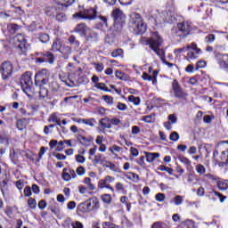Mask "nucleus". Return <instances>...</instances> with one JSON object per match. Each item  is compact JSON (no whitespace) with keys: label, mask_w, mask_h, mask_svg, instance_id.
<instances>
[{"label":"nucleus","mask_w":228,"mask_h":228,"mask_svg":"<svg viewBox=\"0 0 228 228\" xmlns=\"http://www.w3.org/2000/svg\"><path fill=\"white\" fill-rule=\"evenodd\" d=\"M128 26L134 35H143L147 31V25L143 21V18L136 12H132L129 15Z\"/></svg>","instance_id":"obj_1"},{"label":"nucleus","mask_w":228,"mask_h":228,"mask_svg":"<svg viewBox=\"0 0 228 228\" xmlns=\"http://www.w3.org/2000/svg\"><path fill=\"white\" fill-rule=\"evenodd\" d=\"M146 44L150 46L151 51H154V53L159 56V58H163V56H165V51L159 48L163 44V38H161V36H159L157 31L152 32L151 37L148 38Z\"/></svg>","instance_id":"obj_2"},{"label":"nucleus","mask_w":228,"mask_h":228,"mask_svg":"<svg viewBox=\"0 0 228 228\" xmlns=\"http://www.w3.org/2000/svg\"><path fill=\"white\" fill-rule=\"evenodd\" d=\"M75 20H94L97 19V9L88 8L79 11L72 15Z\"/></svg>","instance_id":"obj_3"},{"label":"nucleus","mask_w":228,"mask_h":228,"mask_svg":"<svg viewBox=\"0 0 228 228\" xmlns=\"http://www.w3.org/2000/svg\"><path fill=\"white\" fill-rule=\"evenodd\" d=\"M191 31V24L188 21H183L177 24V28L172 29V33L175 37H180L184 38V37H188L190 32Z\"/></svg>","instance_id":"obj_4"},{"label":"nucleus","mask_w":228,"mask_h":228,"mask_svg":"<svg viewBox=\"0 0 228 228\" xmlns=\"http://www.w3.org/2000/svg\"><path fill=\"white\" fill-rule=\"evenodd\" d=\"M159 74V70L154 69L152 67L148 69V73L143 72L142 75V78L143 81H151V85H158V75Z\"/></svg>","instance_id":"obj_5"},{"label":"nucleus","mask_w":228,"mask_h":228,"mask_svg":"<svg viewBox=\"0 0 228 228\" xmlns=\"http://www.w3.org/2000/svg\"><path fill=\"white\" fill-rule=\"evenodd\" d=\"M36 54L37 55V57L35 59L36 63H50V65L54 63V54L49 51Z\"/></svg>","instance_id":"obj_6"},{"label":"nucleus","mask_w":228,"mask_h":228,"mask_svg":"<svg viewBox=\"0 0 228 228\" xmlns=\"http://www.w3.org/2000/svg\"><path fill=\"white\" fill-rule=\"evenodd\" d=\"M49 82V73L47 69H42L38 71L35 76L36 86H43V85H47Z\"/></svg>","instance_id":"obj_7"},{"label":"nucleus","mask_w":228,"mask_h":228,"mask_svg":"<svg viewBox=\"0 0 228 228\" xmlns=\"http://www.w3.org/2000/svg\"><path fill=\"white\" fill-rule=\"evenodd\" d=\"M2 79L6 80L13 74V65L10 61H4L0 68Z\"/></svg>","instance_id":"obj_8"},{"label":"nucleus","mask_w":228,"mask_h":228,"mask_svg":"<svg viewBox=\"0 0 228 228\" xmlns=\"http://www.w3.org/2000/svg\"><path fill=\"white\" fill-rule=\"evenodd\" d=\"M13 42L15 47L20 49L22 53H26V45L28 44V41H26V37L22 36L21 34H18L13 37Z\"/></svg>","instance_id":"obj_9"},{"label":"nucleus","mask_w":228,"mask_h":228,"mask_svg":"<svg viewBox=\"0 0 228 228\" xmlns=\"http://www.w3.org/2000/svg\"><path fill=\"white\" fill-rule=\"evenodd\" d=\"M82 207V213H86V211H92L94 208H99V200L97 199H90L89 200L86 201L85 203L80 204Z\"/></svg>","instance_id":"obj_10"},{"label":"nucleus","mask_w":228,"mask_h":228,"mask_svg":"<svg viewBox=\"0 0 228 228\" xmlns=\"http://www.w3.org/2000/svg\"><path fill=\"white\" fill-rule=\"evenodd\" d=\"M31 76H33V73L31 71H26L23 73L20 77V86H33V79L31 78Z\"/></svg>","instance_id":"obj_11"},{"label":"nucleus","mask_w":228,"mask_h":228,"mask_svg":"<svg viewBox=\"0 0 228 228\" xmlns=\"http://www.w3.org/2000/svg\"><path fill=\"white\" fill-rule=\"evenodd\" d=\"M114 23H126V14L120 9H116L112 12Z\"/></svg>","instance_id":"obj_12"},{"label":"nucleus","mask_w":228,"mask_h":228,"mask_svg":"<svg viewBox=\"0 0 228 228\" xmlns=\"http://www.w3.org/2000/svg\"><path fill=\"white\" fill-rule=\"evenodd\" d=\"M173 93L176 99H183V101H186V97H188V94L184 92L181 86H173Z\"/></svg>","instance_id":"obj_13"},{"label":"nucleus","mask_w":228,"mask_h":228,"mask_svg":"<svg viewBox=\"0 0 228 228\" xmlns=\"http://www.w3.org/2000/svg\"><path fill=\"white\" fill-rule=\"evenodd\" d=\"M77 175H76V171L73 169L64 168L62 171V179L64 181H70V179H76Z\"/></svg>","instance_id":"obj_14"},{"label":"nucleus","mask_w":228,"mask_h":228,"mask_svg":"<svg viewBox=\"0 0 228 228\" xmlns=\"http://www.w3.org/2000/svg\"><path fill=\"white\" fill-rule=\"evenodd\" d=\"M90 28L85 23L77 24L75 28V32L79 33L80 37H86Z\"/></svg>","instance_id":"obj_15"},{"label":"nucleus","mask_w":228,"mask_h":228,"mask_svg":"<svg viewBox=\"0 0 228 228\" xmlns=\"http://www.w3.org/2000/svg\"><path fill=\"white\" fill-rule=\"evenodd\" d=\"M59 53H61V54H62L64 60H69V56H70V54H72V47L64 45L61 46Z\"/></svg>","instance_id":"obj_16"},{"label":"nucleus","mask_w":228,"mask_h":228,"mask_svg":"<svg viewBox=\"0 0 228 228\" xmlns=\"http://www.w3.org/2000/svg\"><path fill=\"white\" fill-rule=\"evenodd\" d=\"M76 0H53V3H55V4L62 6V8H69V6L74 4Z\"/></svg>","instance_id":"obj_17"},{"label":"nucleus","mask_w":228,"mask_h":228,"mask_svg":"<svg viewBox=\"0 0 228 228\" xmlns=\"http://www.w3.org/2000/svg\"><path fill=\"white\" fill-rule=\"evenodd\" d=\"M77 140L79 142V143H81V145H89L91 142H94L93 137H85L83 134H77Z\"/></svg>","instance_id":"obj_18"},{"label":"nucleus","mask_w":228,"mask_h":228,"mask_svg":"<svg viewBox=\"0 0 228 228\" xmlns=\"http://www.w3.org/2000/svg\"><path fill=\"white\" fill-rule=\"evenodd\" d=\"M60 9H58V7H56V5H51L45 8V14L48 17H55L56 13H58V11Z\"/></svg>","instance_id":"obj_19"},{"label":"nucleus","mask_w":228,"mask_h":228,"mask_svg":"<svg viewBox=\"0 0 228 228\" xmlns=\"http://www.w3.org/2000/svg\"><path fill=\"white\" fill-rule=\"evenodd\" d=\"M86 37V40H88V42H97V39L99 38V35L95 31L89 28V31L87 32V35Z\"/></svg>","instance_id":"obj_20"},{"label":"nucleus","mask_w":228,"mask_h":228,"mask_svg":"<svg viewBox=\"0 0 228 228\" xmlns=\"http://www.w3.org/2000/svg\"><path fill=\"white\" fill-rule=\"evenodd\" d=\"M99 125L101 126L102 129H111V123L109 118L100 119Z\"/></svg>","instance_id":"obj_21"},{"label":"nucleus","mask_w":228,"mask_h":228,"mask_svg":"<svg viewBox=\"0 0 228 228\" xmlns=\"http://www.w3.org/2000/svg\"><path fill=\"white\" fill-rule=\"evenodd\" d=\"M22 91L28 97H33L35 94H37V90L35 89V86H21Z\"/></svg>","instance_id":"obj_22"},{"label":"nucleus","mask_w":228,"mask_h":228,"mask_svg":"<svg viewBox=\"0 0 228 228\" xmlns=\"http://www.w3.org/2000/svg\"><path fill=\"white\" fill-rule=\"evenodd\" d=\"M222 143H227V146L225 147V150L221 153V159L222 161H224V165H228V141H224Z\"/></svg>","instance_id":"obj_23"},{"label":"nucleus","mask_w":228,"mask_h":228,"mask_svg":"<svg viewBox=\"0 0 228 228\" xmlns=\"http://www.w3.org/2000/svg\"><path fill=\"white\" fill-rule=\"evenodd\" d=\"M151 228H172V226L168 223L157 221L151 224Z\"/></svg>","instance_id":"obj_24"},{"label":"nucleus","mask_w":228,"mask_h":228,"mask_svg":"<svg viewBox=\"0 0 228 228\" xmlns=\"http://www.w3.org/2000/svg\"><path fill=\"white\" fill-rule=\"evenodd\" d=\"M219 65L221 69H228V55L224 54L219 57Z\"/></svg>","instance_id":"obj_25"},{"label":"nucleus","mask_w":228,"mask_h":228,"mask_svg":"<svg viewBox=\"0 0 228 228\" xmlns=\"http://www.w3.org/2000/svg\"><path fill=\"white\" fill-rule=\"evenodd\" d=\"M68 42L70 45H74L75 49H78L79 45H81V43L79 41H77V39H76V36L71 35L69 39Z\"/></svg>","instance_id":"obj_26"},{"label":"nucleus","mask_w":228,"mask_h":228,"mask_svg":"<svg viewBox=\"0 0 228 228\" xmlns=\"http://www.w3.org/2000/svg\"><path fill=\"white\" fill-rule=\"evenodd\" d=\"M27 126H28V119L27 118L19 119L17 121V127L20 131H22V129H26Z\"/></svg>","instance_id":"obj_27"},{"label":"nucleus","mask_w":228,"mask_h":228,"mask_svg":"<svg viewBox=\"0 0 228 228\" xmlns=\"http://www.w3.org/2000/svg\"><path fill=\"white\" fill-rule=\"evenodd\" d=\"M102 167L110 168V170H111L112 172H118V167L110 161L105 160V163L102 165Z\"/></svg>","instance_id":"obj_28"},{"label":"nucleus","mask_w":228,"mask_h":228,"mask_svg":"<svg viewBox=\"0 0 228 228\" xmlns=\"http://www.w3.org/2000/svg\"><path fill=\"white\" fill-rule=\"evenodd\" d=\"M158 158H159V153L146 152V161H148V163H152V161Z\"/></svg>","instance_id":"obj_29"},{"label":"nucleus","mask_w":228,"mask_h":228,"mask_svg":"<svg viewBox=\"0 0 228 228\" xmlns=\"http://www.w3.org/2000/svg\"><path fill=\"white\" fill-rule=\"evenodd\" d=\"M48 122H55L57 126H61V119L58 118L56 113H53L49 117Z\"/></svg>","instance_id":"obj_30"},{"label":"nucleus","mask_w":228,"mask_h":228,"mask_svg":"<svg viewBox=\"0 0 228 228\" xmlns=\"http://www.w3.org/2000/svg\"><path fill=\"white\" fill-rule=\"evenodd\" d=\"M124 24L126 23H114V35H118L122 33V29H124Z\"/></svg>","instance_id":"obj_31"},{"label":"nucleus","mask_w":228,"mask_h":228,"mask_svg":"<svg viewBox=\"0 0 228 228\" xmlns=\"http://www.w3.org/2000/svg\"><path fill=\"white\" fill-rule=\"evenodd\" d=\"M105 162H106V159H104V158L102 157V154L95 155L94 159L93 160V163H94V165H97V163H102V165H104Z\"/></svg>","instance_id":"obj_32"},{"label":"nucleus","mask_w":228,"mask_h":228,"mask_svg":"<svg viewBox=\"0 0 228 228\" xmlns=\"http://www.w3.org/2000/svg\"><path fill=\"white\" fill-rule=\"evenodd\" d=\"M61 45L60 44V41H58V39L54 40L53 45H52V48L51 51H53V53H57V51L60 52V50L61 49Z\"/></svg>","instance_id":"obj_33"},{"label":"nucleus","mask_w":228,"mask_h":228,"mask_svg":"<svg viewBox=\"0 0 228 228\" xmlns=\"http://www.w3.org/2000/svg\"><path fill=\"white\" fill-rule=\"evenodd\" d=\"M178 159L181 161V163L185 165L187 169L190 168V167H191V161L188 159V158L182 156V157H179Z\"/></svg>","instance_id":"obj_34"},{"label":"nucleus","mask_w":228,"mask_h":228,"mask_svg":"<svg viewBox=\"0 0 228 228\" xmlns=\"http://www.w3.org/2000/svg\"><path fill=\"white\" fill-rule=\"evenodd\" d=\"M55 19L59 22H63V20H67V16L63 12H60V10H59L55 14Z\"/></svg>","instance_id":"obj_35"},{"label":"nucleus","mask_w":228,"mask_h":228,"mask_svg":"<svg viewBox=\"0 0 228 228\" xmlns=\"http://www.w3.org/2000/svg\"><path fill=\"white\" fill-rule=\"evenodd\" d=\"M6 143V145H9V142H8V135H6V133L4 131H2V133L0 134V143Z\"/></svg>","instance_id":"obj_36"},{"label":"nucleus","mask_w":228,"mask_h":228,"mask_svg":"<svg viewBox=\"0 0 228 228\" xmlns=\"http://www.w3.org/2000/svg\"><path fill=\"white\" fill-rule=\"evenodd\" d=\"M158 170H160V172H167V174H169L170 175H172V174H174V169H172L171 167H167L163 165L159 166L158 167Z\"/></svg>","instance_id":"obj_37"},{"label":"nucleus","mask_w":228,"mask_h":228,"mask_svg":"<svg viewBox=\"0 0 228 228\" xmlns=\"http://www.w3.org/2000/svg\"><path fill=\"white\" fill-rule=\"evenodd\" d=\"M174 202H175V206H181V204H183V202H184V198L181 195H176L174 198Z\"/></svg>","instance_id":"obj_38"},{"label":"nucleus","mask_w":228,"mask_h":228,"mask_svg":"<svg viewBox=\"0 0 228 228\" xmlns=\"http://www.w3.org/2000/svg\"><path fill=\"white\" fill-rule=\"evenodd\" d=\"M38 38L42 44H47V42L50 40L49 35L47 34H39Z\"/></svg>","instance_id":"obj_39"},{"label":"nucleus","mask_w":228,"mask_h":228,"mask_svg":"<svg viewBox=\"0 0 228 228\" xmlns=\"http://www.w3.org/2000/svg\"><path fill=\"white\" fill-rule=\"evenodd\" d=\"M122 54H124V50L120 48H118L111 53L113 58H118V56H122Z\"/></svg>","instance_id":"obj_40"},{"label":"nucleus","mask_w":228,"mask_h":228,"mask_svg":"<svg viewBox=\"0 0 228 228\" xmlns=\"http://www.w3.org/2000/svg\"><path fill=\"white\" fill-rule=\"evenodd\" d=\"M10 158L14 165H17L19 163V159H17V154L15 153V150L11 151Z\"/></svg>","instance_id":"obj_41"},{"label":"nucleus","mask_w":228,"mask_h":228,"mask_svg":"<svg viewBox=\"0 0 228 228\" xmlns=\"http://www.w3.org/2000/svg\"><path fill=\"white\" fill-rule=\"evenodd\" d=\"M116 77H118V79H121L122 81H126V79H127V75H126L122 71L117 70L116 71Z\"/></svg>","instance_id":"obj_42"},{"label":"nucleus","mask_w":228,"mask_h":228,"mask_svg":"<svg viewBox=\"0 0 228 228\" xmlns=\"http://www.w3.org/2000/svg\"><path fill=\"white\" fill-rule=\"evenodd\" d=\"M102 200L105 204H111V195H110V194L102 195Z\"/></svg>","instance_id":"obj_43"},{"label":"nucleus","mask_w":228,"mask_h":228,"mask_svg":"<svg viewBox=\"0 0 228 228\" xmlns=\"http://www.w3.org/2000/svg\"><path fill=\"white\" fill-rule=\"evenodd\" d=\"M187 49H191V51H196V54H200L201 53V50L197 47L196 44H193V43L187 45Z\"/></svg>","instance_id":"obj_44"},{"label":"nucleus","mask_w":228,"mask_h":228,"mask_svg":"<svg viewBox=\"0 0 228 228\" xmlns=\"http://www.w3.org/2000/svg\"><path fill=\"white\" fill-rule=\"evenodd\" d=\"M17 28H19V26L17 24H11L8 26V30L9 33L11 35H15V33L17 32Z\"/></svg>","instance_id":"obj_45"},{"label":"nucleus","mask_w":228,"mask_h":228,"mask_svg":"<svg viewBox=\"0 0 228 228\" xmlns=\"http://www.w3.org/2000/svg\"><path fill=\"white\" fill-rule=\"evenodd\" d=\"M154 117H155L154 113L148 116H144L142 120L144 122H147V124H151V122H154Z\"/></svg>","instance_id":"obj_46"},{"label":"nucleus","mask_w":228,"mask_h":228,"mask_svg":"<svg viewBox=\"0 0 228 228\" xmlns=\"http://www.w3.org/2000/svg\"><path fill=\"white\" fill-rule=\"evenodd\" d=\"M28 205L31 209H35L37 208V200L33 198H29L28 200Z\"/></svg>","instance_id":"obj_47"},{"label":"nucleus","mask_w":228,"mask_h":228,"mask_svg":"<svg viewBox=\"0 0 228 228\" xmlns=\"http://www.w3.org/2000/svg\"><path fill=\"white\" fill-rule=\"evenodd\" d=\"M128 101L130 102H134V104H135V106H138L140 104V98L134 97V95L128 96Z\"/></svg>","instance_id":"obj_48"},{"label":"nucleus","mask_w":228,"mask_h":228,"mask_svg":"<svg viewBox=\"0 0 228 228\" xmlns=\"http://www.w3.org/2000/svg\"><path fill=\"white\" fill-rule=\"evenodd\" d=\"M187 60L190 61L191 60H197V58H199V56H197V54H195V53H193V51H187Z\"/></svg>","instance_id":"obj_49"},{"label":"nucleus","mask_w":228,"mask_h":228,"mask_svg":"<svg viewBox=\"0 0 228 228\" xmlns=\"http://www.w3.org/2000/svg\"><path fill=\"white\" fill-rule=\"evenodd\" d=\"M188 51H190V49H188V46H186V47L183 46L182 48L175 49L174 51V53H175V56H179V54H181V53H186Z\"/></svg>","instance_id":"obj_50"},{"label":"nucleus","mask_w":228,"mask_h":228,"mask_svg":"<svg viewBox=\"0 0 228 228\" xmlns=\"http://www.w3.org/2000/svg\"><path fill=\"white\" fill-rule=\"evenodd\" d=\"M196 172H198V174H206V167L204 166H202V164H198L196 166Z\"/></svg>","instance_id":"obj_51"},{"label":"nucleus","mask_w":228,"mask_h":228,"mask_svg":"<svg viewBox=\"0 0 228 228\" xmlns=\"http://www.w3.org/2000/svg\"><path fill=\"white\" fill-rule=\"evenodd\" d=\"M103 228H118V226L111 222H104L102 223Z\"/></svg>","instance_id":"obj_52"},{"label":"nucleus","mask_w":228,"mask_h":228,"mask_svg":"<svg viewBox=\"0 0 228 228\" xmlns=\"http://www.w3.org/2000/svg\"><path fill=\"white\" fill-rule=\"evenodd\" d=\"M83 124H86V126H90V127H94V126L95 124V118L85 119L83 121Z\"/></svg>","instance_id":"obj_53"},{"label":"nucleus","mask_w":228,"mask_h":228,"mask_svg":"<svg viewBox=\"0 0 228 228\" xmlns=\"http://www.w3.org/2000/svg\"><path fill=\"white\" fill-rule=\"evenodd\" d=\"M169 140H171V142H177V140H179V134L177 132H172L169 135Z\"/></svg>","instance_id":"obj_54"},{"label":"nucleus","mask_w":228,"mask_h":228,"mask_svg":"<svg viewBox=\"0 0 228 228\" xmlns=\"http://www.w3.org/2000/svg\"><path fill=\"white\" fill-rule=\"evenodd\" d=\"M24 197H31L33 192L31 191V187L30 186H26L23 191Z\"/></svg>","instance_id":"obj_55"},{"label":"nucleus","mask_w":228,"mask_h":228,"mask_svg":"<svg viewBox=\"0 0 228 228\" xmlns=\"http://www.w3.org/2000/svg\"><path fill=\"white\" fill-rule=\"evenodd\" d=\"M205 42L207 44H213V42H215V35L209 34L208 36H207L205 37Z\"/></svg>","instance_id":"obj_56"},{"label":"nucleus","mask_w":228,"mask_h":228,"mask_svg":"<svg viewBox=\"0 0 228 228\" xmlns=\"http://www.w3.org/2000/svg\"><path fill=\"white\" fill-rule=\"evenodd\" d=\"M110 126H120L122 124V121L118 119V118H110Z\"/></svg>","instance_id":"obj_57"},{"label":"nucleus","mask_w":228,"mask_h":228,"mask_svg":"<svg viewBox=\"0 0 228 228\" xmlns=\"http://www.w3.org/2000/svg\"><path fill=\"white\" fill-rule=\"evenodd\" d=\"M217 186L219 190L224 191L228 189V184L225 182H218Z\"/></svg>","instance_id":"obj_58"},{"label":"nucleus","mask_w":228,"mask_h":228,"mask_svg":"<svg viewBox=\"0 0 228 228\" xmlns=\"http://www.w3.org/2000/svg\"><path fill=\"white\" fill-rule=\"evenodd\" d=\"M155 199L158 202H163V200L166 199V196L165 194L159 192L156 194Z\"/></svg>","instance_id":"obj_59"},{"label":"nucleus","mask_w":228,"mask_h":228,"mask_svg":"<svg viewBox=\"0 0 228 228\" xmlns=\"http://www.w3.org/2000/svg\"><path fill=\"white\" fill-rule=\"evenodd\" d=\"M94 65L95 70H97L98 72H102V70H104V65L102 63L94 62Z\"/></svg>","instance_id":"obj_60"},{"label":"nucleus","mask_w":228,"mask_h":228,"mask_svg":"<svg viewBox=\"0 0 228 228\" xmlns=\"http://www.w3.org/2000/svg\"><path fill=\"white\" fill-rule=\"evenodd\" d=\"M117 108L119 111H126L127 110V105H126V103L118 102Z\"/></svg>","instance_id":"obj_61"},{"label":"nucleus","mask_w":228,"mask_h":228,"mask_svg":"<svg viewBox=\"0 0 228 228\" xmlns=\"http://www.w3.org/2000/svg\"><path fill=\"white\" fill-rule=\"evenodd\" d=\"M167 118L171 124H177V116L175 114L169 115Z\"/></svg>","instance_id":"obj_62"},{"label":"nucleus","mask_w":228,"mask_h":228,"mask_svg":"<svg viewBox=\"0 0 228 228\" xmlns=\"http://www.w3.org/2000/svg\"><path fill=\"white\" fill-rule=\"evenodd\" d=\"M102 99L105 101V102H108V104H113V97L103 95Z\"/></svg>","instance_id":"obj_63"},{"label":"nucleus","mask_w":228,"mask_h":228,"mask_svg":"<svg viewBox=\"0 0 228 228\" xmlns=\"http://www.w3.org/2000/svg\"><path fill=\"white\" fill-rule=\"evenodd\" d=\"M71 227H73V228H83V224H81V222H79V221H76V222H73L71 224Z\"/></svg>","instance_id":"obj_64"}]
</instances>
